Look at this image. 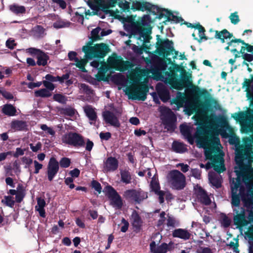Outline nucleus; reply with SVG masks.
Segmentation results:
<instances>
[{
  "label": "nucleus",
  "mask_w": 253,
  "mask_h": 253,
  "mask_svg": "<svg viewBox=\"0 0 253 253\" xmlns=\"http://www.w3.org/2000/svg\"><path fill=\"white\" fill-rule=\"evenodd\" d=\"M237 175L231 185L233 220L235 225L244 226L253 220V168L247 166Z\"/></svg>",
  "instance_id": "obj_1"
},
{
  "label": "nucleus",
  "mask_w": 253,
  "mask_h": 253,
  "mask_svg": "<svg viewBox=\"0 0 253 253\" xmlns=\"http://www.w3.org/2000/svg\"><path fill=\"white\" fill-rule=\"evenodd\" d=\"M210 131H206L204 128H200L196 134L198 137V141L200 143V147L205 149V156L207 159H210L211 162H208L205 165V169H209L213 168L218 173L225 170L224 165L223 155L220 152L219 145L220 140L218 137L208 138Z\"/></svg>",
  "instance_id": "obj_2"
},
{
  "label": "nucleus",
  "mask_w": 253,
  "mask_h": 253,
  "mask_svg": "<svg viewBox=\"0 0 253 253\" xmlns=\"http://www.w3.org/2000/svg\"><path fill=\"white\" fill-rule=\"evenodd\" d=\"M162 81L178 90H181L185 87H191L189 88V92L192 96V105L195 109L198 104L199 97L207 93L206 89H201L198 86L193 85L189 77L185 74L182 75L181 79L178 80L174 72H166L162 76Z\"/></svg>",
  "instance_id": "obj_3"
},
{
  "label": "nucleus",
  "mask_w": 253,
  "mask_h": 253,
  "mask_svg": "<svg viewBox=\"0 0 253 253\" xmlns=\"http://www.w3.org/2000/svg\"><path fill=\"white\" fill-rule=\"evenodd\" d=\"M108 50V47L105 43L98 44L94 46H84L83 47V51L85 53V59H76L75 65L83 71L88 60L95 57H103L107 53Z\"/></svg>",
  "instance_id": "obj_4"
},
{
  "label": "nucleus",
  "mask_w": 253,
  "mask_h": 253,
  "mask_svg": "<svg viewBox=\"0 0 253 253\" xmlns=\"http://www.w3.org/2000/svg\"><path fill=\"white\" fill-rule=\"evenodd\" d=\"M149 89L147 85L142 83L140 84H132L126 88V94L132 100L144 101L146 99Z\"/></svg>",
  "instance_id": "obj_5"
},
{
  "label": "nucleus",
  "mask_w": 253,
  "mask_h": 253,
  "mask_svg": "<svg viewBox=\"0 0 253 253\" xmlns=\"http://www.w3.org/2000/svg\"><path fill=\"white\" fill-rule=\"evenodd\" d=\"M201 128H204L205 130H206V131H211V133L209 134L208 135V137L209 138H211V136L216 137L213 134V131L211 129L208 128L207 127L201 126L199 128H197V131H196L195 134L194 135H193L192 133H193V132L194 131V128L193 127H192L190 126L185 125V124H182V125H180V130L181 133L185 137V138L188 140V141H189V142L190 144H193L194 142V139L196 138V142H197V144H199L200 145V143L198 141L199 138L196 135V134L197 133L198 130Z\"/></svg>",
  "instance_id": "obj_6"
},
{
  "label": "nucleus",
  "mask_w": 253,
  "mask_h": 253,
  "mask_svg": "<svg viewBox=\"0 0 253 253\" xmlns=\"http://www.w3.org/2000/svg\"><path fill=\"white\" fill-rule=\"evenodd\" d=\"M126 30L129 32L133 35H138L139 39L143 38L145 42L149 39L151 33V28L148 26L144 28L138 22H132L128 24L125 25Z\"/></svg>",
  "instance_id": "obj_7"
},
{
  "label": "nucleus",
  "mask_w": 253,
  "mask_h": 253,
  "mask_svg": "<svg viewBox=\"0 0 253 253\" xmlns=\"http://www.w3.org/2000/svg\"><path fill=\"white\" fill-rule=\"evenodd\" d=\"M168 181L174 189L181 190L186 185V178L184 174L178 170L170 171L167 176Z\"/></svg>",
  "instance_id": "obj_8"
},
{
  "label": "nucleus",
  "mask_w": 253,
  "mask_h": 253,
  "mask_svg": "<svg viewBox=\"0 0 253 253\" xmlns=\"http://www.w3.org/2000/svg\"><path fill=\"white\" fill-rule=\"evenodd\" d=\"M252 148L250 146H241L236 150L235 160L237 163L242 164L247 161L249 165L253 162Z\"/></svg>",
  "instance_id": "obj_9"
},
{
  "label": "nucleus",
  "mask_w": 253,
  "mask_h": 253,
  "mask_svg": "<svg viewBox=\"0 0 253 253\" xmlns=\"http://www.w3.org/2000/svg\"><path fill=\"white\" fill-rule=\"evenodd\" d=\"M62 143L74 147H82L84 144L83 137L76 132H70L63 135L61 137Z\"/></svg>",
  "instance_id": "obj_10"
},
{
  "label": "nucleus",
  "mask_w": 253,
  "mask_h": 253,
  "mask_svg": "<svg viewBox=\"0 0 253 253\" xmlns=\"http://www.w3.org/2000/svg\"><path fill=\"white\" fill-rule=\"evenodd\" d=\"M107 62L110 67L123 72L128 70L132 66L129 61H124L122 58L117 56H110Z\"/></svg>",
  "instance_id": "obj_11"
},
{
  "label": "nucleus",
  "mask_w": 253,
  "mask_h": 253,
  "mask_svg": "<svg viewBox=\"0 0 253 253\" xmlns=\"http://www.w3.org/2000/svg\"><path fill=\"white\" fill-rule=\"evenodd\" d=\"M159 111L161 113L160 117L163 123L167 127L173 128L175 118L171 110L165 106H161Z\"/></svg>",
  "instance_id": "obj_12"
},
{
  "label": "nucleus",
  "mask_w": 253,
  "mask_h": 253,
  "mask_svg": "<svg viewBox=\"0 0 253 253\" xmlns=\"http://www.w3.org/2000/svg\"><path fill=\"white\" fill-rule=\"evenodd\" d=\"M124 196L126 198L140 203L148 197L147 193L141 189L127 190L124 192Z\"/></svg>",
  "instance_id": "obj_13"
},
{
  "label": "nucleus",
  "mask_w": 253,
  "mask_h": 253,
  "mask_svg": "<svg viewBox=\"0 0 253 253\" xmlns=\"http://www.w3.org/2000/svg\"><path fill=\"white\" fill-rule=\"evenodd\" d=\"M150 187L151 190L154 191L157 195L159 196V202L161 204L164 202V196H166V198H170L171 195L168 193H166L163 191L160 190V186L158 181V179L153 176L150 183Z\"/></svg>",
  "instance_id": "obj_14"
},
{
  "label": "nucleus",
  "mask_w": 253,
  "mask_h": 253,
  "mask_svg": "<svg viewBox=\"0 0 253 253\" xmlns=\"http://www.w3.org/2000/svg\"><path fill=\"white\" fill-rule=\"evenodd\" d=\"M118 167V160L116 158L110 156L103 161L102 170L105 173L113 172L117 170Z\"/></svg>",
  "instance_id": "obj_15"
},
{
  "label": "nucleus",
  "mask_w": 253,
  "mask_h": 253,
  "mask_svg": "<svg viewBox=\"0 0 253 253\" xmlns=\"http://www.w3.org/2000/svg\"><path fill=\"white\" fill-rule=\"evenodd\" d=\"M117 0H94L93 3L89 4L90 7L95 10H105L114 6Z\"/></svg>",
  "instance_id": "obj_16"
},
{
  "label": "nucleus",
  "mask_w": 253,
  "mask_h": 253,
  "mask_svg": "<svg viewBox=\"0 0 253 253\" xmlns=\"http://www.w3.org/2000/svg\"><path fill=\"white\" fill-rule=\"evenodd\" d=\"M59 169V162L54 157L50 159L47 168V175L49 181H51Z\"/></svg>",
  "instance_id": "obj_17"
},
{
  "label": "nucleus",
  "mask_w": 253,
  "mask_h": 253,
  "mask_svg": "<svg viewBox=\"0 0 253 253\" xmlns=\"http://www.w3.org/2000/svg\"><path fill=\"white\" fill-rule=\"evenodd\" d=\"M173 243L169 242V244L162 243L160 245H157L155 241L152 242L150 244V251L151 253H167L171 250Z\"/></svg>",
  "instance_id": "obj_18"
},
{
  "label": "nucleus",
  "mask_w": 253,
  "mask_h": 253,
  "mask_svg": "<svg viewBox=\"0 0 253 253\" xmlns=\"http://www.w3.org/2000/svg\"><path fill=\"white\" fill-rule=\"evenodd\" d=\"M108 194L113 207L117 209L121 208L123 205L121 198L116 190L111 186L108 188Z\"/></svg>",
  "instance_id": "obj_19"
},
{
  "label": "nucleus",
  "mask_w": 253,
  "mask_h": 253,
  "mask_svg": "<svg viewBox=\"0 0 253 253\" xmlns=\"http://www.w3.org/2000/svg\"><path fill=\"white\" fill-rule=\"evenodd\" d=\"M103 117L107 124L115 127H120V123L116 114L110 111H105L103 113Z\"/></svg>",
  "instance_id": "obj_20"
},
{
  "label": "nucleus",
  "mask_w": 253,
  "mask_h": 253,
  "mask_svg": "<svg viewBox=\"0 0 253 253\" xmlns=\"http://www.w3.org/2000/svg\"><path fill=\"white\" fill-rule=\"evenodd\" d=\"M130 222L135 231L139 232L141 230L143 221L135 211H133L131 215Z\"/></svg>",
  "instance_id": "obj_21"
},
{
  "label": "nucleus",
  "mask_w": 253,
  "mask_h": 253,
  "mask_svg": "<svg viewBox=\"0 0 253 253\" xmlns=\"http://www.w3.org/2000/svg\"><path fill=\"white\" fill-rule=\"evenodd\" d=\"M210 32H214L215 38L220 40L222 43L225 42L227 39H230L233 36V35L230 33L226 29H224L221 31H214L212 29H210Z\"/></svg>",
  "instance_id": "obj_22"
},
{
  "label": "nucleus",
  "mask_w": 253,
  "mask_h": 253,
  "mask_svg": "<svg viewBox=\"0 0 253 253\" xmlns=\"http://www.w3.org/2000/svg\"><path fill=\"white\" fill-rule=\"evenodd\" d=\"M84 110L89 120L90 124L95 125L97 116L94 109L90 105H86L84 107Z\"/></svg>",
  "instance_id": "obj_23"
},
{
  "label": "nucleus",
  "mask_w": 253,
  "mask_h": 253,
  "mask_svg": "<svg viewBox=\"0 0 253 253\" xmlns=\"http://www.w3.org/2000/svg\"><path fill=\"white\" fill-rule=\"evenodd\" d=\"M196 194L198 199L203 204L209 205L211 204V199L206 192L201 187L196 190Z\"/></svg>",
  "instance_id": "obj_24"
},
{
  "label": "nucleus",
  "mask_w": 253,
  "mask_h": 253,
  "mask_svg": "<svg viewBox=\"0 0 253 253\" xmlns=\"http://www.w3.org/2000/svg\"><path fill=\"white\" fill-rule=\"evenodd\" d=\"M172 236L174 237L179 238L184 240H187L190 239L191 234L187 230L178 228L175 229L172 232Z\"/></svg>",
  "instance_id": "obj_25"
},
{
  "label": "nucleus",
  "mask_w": 253,
  "mask_h": 253,
  "mask_svg": "<svg viewBox=\"0 0 253 253\" xmlns=\"http://www.w3.org/2000/svg\"><path fill=\"white\" fill-rule=\"evenodd\" d=\"M158 94L163 102H166L169 99V93L168 89L162 84L157 86Z\"/></svg>",
  "instance_id": "obj_26"
},
{
  "label": "nucleus",
  "mask_w": 253,
  "mask_h": 253,
  "mask_svg": "<svg viewBox=\"0 0 253 253\" xmlns=\"http://www.w3.org/2000/svg\"><path fill=\"white\" fill-rule=\"evenodd\" d=\"M209 180L212 185L218 188L221 185V176L219 173L211 172L209 173Z\"/></svg>",
  "instance_id": "obj_27"
},
{
  "label": "nucleus",
  "mask_w": 253,
  "mask_h": 253,
  "mask_svg": "<svg viewBox=\"0 0 253 253\" xmlns=\"http://www.w3.org/2000/svg\"><path fill=\"white\" fill-rule=\"evenodd\" d=\"M45 206V202L43 199L38 198L37 199V205L35 207V209L37 211L40 215L42 217L45 216L44 207Z\"/></svg>",
  "instance_id": "obj_28"
},
{
  "label": "nucleus",
  "mask_w": 253,
  "mask_h": 253,
  "mask_svg": "<svg viewBox=\"0 0 253 253\" xmlns=\"http://www.w3.org/2000/svg\"><path fill=\"white\" fill-rule=\"evenodd\" d=\"M236 42H241L243 44H244L246 46V47H244V46L242 47L241 50H240L241 52H242V53L244 52L245 49H246L247 50V51L249 52L253 51V46L245 43L243 41H242L241 39H236V40H232L229 42H228V44H229V45H233L234 46H235V45H233V43H236Z\"/></svg>",
  "instance_id": "obj_29"
},
{
  "label": "nucleus",
  "mask_w": 253,
  "mask_h": 253,
  "mask_svg": "<svg viewBox=\"0 0 253 253\" xmlns=\"http://www.w3.org/2000/svg\"><path fill=\"white\" fill-rule=\"evenodd\" d=\"M26 123L22 121L15 120L11 123V127L15 130H24L26 129Z\"/></svg>",
  "instance_id": "obj_30"
},
{
  "label": "nucleus",
  "mask_w": 253,
  "mask_h": 253,
  "mask_svg": "<svg viewBox=\"0 0 253 253\" xmlns=\"http://www.w3.org/2000/svg\"><path fill=\"white\" fill-rule=\"evenodd\" d=\"M172 149L176 153H182L187 151L186 146L182 143L174 141L172 145Z\"/></svg>",
  "instance_id": "obj_31"
},
{
  "label": "nucleus",
  "mask_w": 253,
  "mask_h": 253,
  "mask_svg": "<svg viewBox=\"0 0 253 253\" xmlns=\"http://www.w3.org/2000/svg\"><path fill=\"white\" fill-rule=\"evenodd\" d=\"M161 50L165 52L166 50H168L169 52H172L174 50L173 46V42L167 39L162 42L160 45Z\"/></svg>",
  "instance_id": "obj_32"
},
{
  "label": "nucleus",
  "mask_w": 253,
  "mask_h": 253,
  "mask_svg": "<svg viewBox=\"0 0 253 253\" xmlns=\"http://www.w3.org/2000/svg\"><path fill=\"white\" fill-rule=\"evenodd\" d=\"M121 181L127 184L131 183V175L130 172L126 169L121 170L120 171Z\"/></svg>",
  "instance_id": "obj_33"
},
{
  "label": "nucleus",
  "mask_w": 253,
  "mask_h": 253,
  "mask_svg": "<svg viewBox=\"0 0 253 253\" xmlns=\"http://www.w3.org/2000/svg\"><path fill=\"white\" fill-rule=\"evenodd\" d=\"M2 112L8 116H13L16 115V110L11 104H6L2 108Z\"/></svg>",
  "instance_id": "obj_34"
},
{
  "label": "nucleus",
  "mask_w": 253,
  "mask_h": 253,
  "mask_svg": "<svg viewBox=\"0 0 253 253\" xmlns=\"http://www.w3.org/2000/svg\"><path fill=\"white\" fill-rule=\"evenodd\" d=\"M37 64L39 66H45L47 64L48 60L49 59L48 56L45 53L42 51L37 56Z\"/></svg>",
  "instance_id": "obj_35"
},
{
  "label": "nucleus",
  "mask_w": 253,
  "mask_h": 253,
  "mask_svg": "<svg viewBox=\"0 0 253 253\" xmlns=\"http://www.w3.org/2000/svg\"><path fill=\"white\" fill-rule=\"evenodd\" d=\"M9 8L12 12L17 15L23 14L26 12V8L24 6L19 5L16 4L10 5Z\"/></svg>",
  "instance_id": "obj_36"
},
{
  "label": "nucleus",
  "mask_w": 253,
  "mask_h": 253,
  "mask_svg": "<svg viewBox=\"0 0 253 253\" xmlns=\"http://www.w3.org/2000/svg\"><path fill=\"white\" fill-rule=\"evenodd\" d=\"M36 97H48L51 96L52 93L49 90L45 88H42L35 91Z\"/></svg>",
  "instance_id": "obj_37"
},
{
  "label": "nucleus",
  "mask_w": 253,
  "mask_h": 253,
  "mask_svg": "<svg viewBox=\"0 0 253 253\" xmlns=\"http://www.w3.org/2000/svg\"><path fill=\"white\" fill-rule=\"evenodd\" d=\"M194 28L198 30V34L200 41H202L203 40H208V38L206 37L205 34V30L202 25L200 24H197L195 26Z\"/></svg>",
  "instance_id": "obj_38"
},
{
  "label": "nucleus",
  "mask_w": 253,
  "mask_h": 253,
  "mask_svg": "<svg viewBox=\"0 0 253 253\" xmlns=\"http://www.w3.org/2000/svg\"><path fill=\"white\" fill-rule=\"evenodd\" d=\"M220 222L223 227H227L230 225L231 220L225 214L222 213L220 214Z\"/></svg>",
  "instance_id": "obj_39"
},
{
  "label": "nucleus",
  "mask_w": 253,
  "mask_h": 253,
  "mask_svg": "<svg viewBox=\"0 0 253 253\" xmlns=\"http://www.w3.org/2000/svg\"><path fill=\"white\" fill-rule=\"evenodd\" d=\"M166 224L168 227L174 228L179 225V222L173 216L167 215Z\"/></svg>",
  "instance_id": "obj_40"
},
{
  "label": "nucleus",
  "mask_w": 253,
  "mask_h": 253,
  "mask_svg": "<svg viewBox=\"0 0 253 253\" xmlns=\"http://www.w3.org/2000/svg\"><path fill=\"white\" fill-rule=\"evenodd\" d=\"M1 202L6 206L11 208L13 207L15 204V201H14L13 197L10 196H4V199L2 200Z\"/></svg>",
  "instance_id": "obj_41"
},
{
  "label": "nucleus",
  "mask_w": 253,
  "mask_h": 253,
  "mask_svg": "<svg viewBox=\"0 0 253 253\" xmlns=\"http://www.w3.org/2000/svg\"><path fill=\"white\" fill-rule=\"evenodd\" d=\"M133 6L136 9L138 10H141L142 11H144L150 8L149 4L148 3H142L139 2L133 3Z\"/></svg>",
  "instance_id": "obj_42"
},
{
  "label": "nucleus",
  "mask_w": 253,
  "mask_h": 253,
  "mask_svg": "<svg viewBox=\"0 0 253 253\" xmlns=\"http://www.w3.org/2000/svg\"><path fill=\"white\" fill-rule=\"evenodd\" d=\"M100 33L101 34V36H104L106 35V34H103V32L102 31L101 28L97 27V28L93 29L91 31V36L94 40L99 39L100 37V35L99 34Z\"/></svg>",
  "instance_id": "obj_43"
},
{
  "label": "nucleus",
  "mask_w": 253,
  "mask_h": 253,
  "mask_svg": "<svg viewBox=\"0 0 253 253\" xmlns=\"http://www.w3.org/2000/svg\"><path fill=\"white\" fill-rule=\"evenodd\" d=\"M41 128L46 131L47 133L51 135L52 137H54L55 135V130L50 127H48L46 125H42L41 126Z\"/></svg>",
  "instance_id": "obj_44"
},
{
  "label": "nucleus",
  "mask_w": 253,
  "mask_h": 253,
  "mask_svg": "<svg viewBox=\"0 0 253 253\" xmlns=\"http://www.w3.org/2000/svg\"><path fill=\"white\" fill-rule=\"evenodd\" d=\"M35 35L38 37H42L44 35V29L41 26H37L34 29Z\"/></svg>",
  "instance_id": "obj_45"
},
{
  "label": "nucleus",
  "mask_w": 253,
  "mask_h": 253,
  "mask_svg": "<svg viewBox=\"0 0 253 253\" xmlns=\"http://www.w3.org/2000/svg\"><path fill=\"white\" fill-rule=\"evenodd\" d=\"M53 99L60 103L65 104L67 101L66 97L61 94H55L53 95Z\"/></svg>",
  "instance_id": "obj_46"
},
{
  "label": "nucleus",
  "mask_w": 253,
  "mask_h": 253,
  "mask_svg": "<svg viewBox=\"0 0 253 253\" xmlns=\"http://www.w3.org/2000/svg\"><path fill=\"white\" fill-rule=\"evenodd\" d=\"M166 213L165 211H162L159 215V219L157 222V226H161L163 225L165 223L166 220L167 221V216L166 217Z\"/></svg>",
  "instance_id": "obj_47"
},
{
  "label": "nucleus",
  "mask_w": 253,
  "mask_h": 253,
  "mask_svg": "<svg viewBox=\"0 0 253 253\" xmlns=\"http://www.w3.org/2000/svg\"><path fill=\"white\" fill-rule=\"evenodd\" d=\"M70 164H71L70 159L68 158H66V157L62 158L61 159V160L60 161L59 163V164H60V166L62 168H67L69 167L70 165Z\"/></svg>",
  "instance_id": "obj_48"
},
{
  "label": "nucleus",
  "mask_w": 253,
  "mask_h": 253,
  "mask_svg": "<svg viewBox=\"0 0 253 253\" xmlns=\"http://www.w3.org/2000/svg\"><path fill=\"white\" fill-rule=\"evenodd\" d=\"M30 149L33 152H37L41 150L42 147V144L40 142H38L36 144L33 143L30 144Z\"/></svg>",
  "instance_id": "obj_49"
},
{
  "label": "nucleus",
  "mask_w": 253,
  "mask_h": 253,
  "mask_svg": "<svg viewBox=\"0 0 253 253\" xmlns=\"http://www.w3.org/2000/svg\"><path fill=\"white\" fill-rule=\"evenodd\" d=\"M130 79L133 82L132 84H141L140 81L141 80V76L139 74H133L131 76Z\"/></svg>",
  "instance_id": "obj_50"
},
{
  "label": "nucleus",
  "mask_w": 253,
  "mask_h": 253,
  "mask_svg": "<svg viewBox=\"0 0 253 253\" xmlns=\"http://www.w3.org/2000/svg\"><path fill=\"white\" fill-rule=\"evenodd\" d=\"M62 113L69 116H73L75 113V110L71 107H68L63 109Z\"/></svg>",
  "instance_id": "obj_51"
},
{
  "label": "nucleus",
  "mask_w": 253,
  "mask_h": 253,
  "mask_svg": "<svg viewBox=\"0 0 253 253\" xmlns=\"http://www.w3.org/2000/svg\"><path fill=\"white\" fill-rule=\"evenodd\" d=\"M121 224H122V226L121 228V231L124 233L126 232L128 230L129 226L128 222L124 218H122L121 220Z\"/></svg>",
  "instance_id": "obj_52"
},
{
  "label": "nucleus",
  "mask_w": 253,
  "mask_h": 253,
  "mask_svg": "<svg viewBox=\"0 0 253 253\" xmlns=\"http://www.w3.org/2000/svg\"><path fill=\"white\" fill-rule=\"evenodd\" d=\"M229 18L232 23L236 24L239 22V18L237 12L231 13Z\"/></svg>",
  "instance_id": "obj_53"
},
{
  "label": "nucleus",
  "mask_w": 253,
  "mask_h": 253,
  "mask_svg": "<svg viewBox=\"0 0 253 253\" xmlns=\"http://www.w3.org/2000/svg\"><path fill=\"white\" fill-rule=\"evenodd\" d=\"M42 84H43V85L46 87L45 89L49 90L50 92L53 90L55 87L52 83L47 81H43Z\"/></svg>",
  "instance_id": "obj_54"
},
{
  "label": "nucleus",
  "mask_w": 253,
  "mask_h": 253,
  "mask_svg": "<svg viewBox=\"0 0 253 253\" xmlns=\"http://www.w3.org/2000/svg\"><path fill=\"white\" fill-rule=\"evenodd\" d=\"M16 45V43H15L14 40L12 38H9L6 42V46L11 49H14Z\"/></svg>",
  "instance_id": "obj_55"
},
{
  "label": "nucleus",
  "mask_w": 253,
  "mask_h": 253,
  "mask_svg": "<svg viewBox=\"0 0 253 253\" xmlns=\"http://www.w3.org/2000/svg\"><path fill=\"white\" fill-rule=\"evenodd\" d=\"M91 186L99 193H101L102 188L101 184L98 182L93 180L91 182Z\"/></svg>",
  "instance_id": "obj_56"
},
{
  "label": "nucleus",
  "mask_w": 253,
  "mask_h": 253,
  "mask_svg": "<svg viewBox=\"0 0 253 253\" xmlns=\"http://www.w3.org/2000/svg\"><path fill=\"white\" fill-rule=\"evenodd\" d=\"M192 175L197 179H200L201 177V170L197 169H191Z\"/></svg>",
  "instance_id": "obj_57"
},
{
  "label": "nucleus",
  "mask_w": 253,
  "mask_h": 253,
  "mask_svg": "<svg viewBox=\"0 0 253 253\" xmlns=\"http://www.w3.org/2000/svg\"><path fill=\"white\" fill-rule=\"evenodd\" d=\"M80 88L82 91H84L87 94H89L91 92L89 86L84 84H81L80 85Z\"/></svg>",
  "instance_id": "obj_58"
},
{
  "label": "nucleus",
  "mask_w": 253,
  "mask_h": 253,
  "mask_svg": "<svg viewBox=\"0 0 253 253\" xmlns=\"http://www.w3.org/2000/svg\"><path fill=\"white\" fill-rule=\"evenodd\" d=\"M176 168L180 167L181 170L183 172H186L189 170V167L187 164H184L183 163H179L176 165Z\"/></svg>",
  "instance_id": "obj_59"
},
{
  "label": "nucleus",
  "mask_w": 253,
  "mask_h": 253,
  "mask_svg": "<svg viewBox=\"0 0 253 253\" xmlns=\"http://www.w3.org/2000/svg\"><path fill=\"white\" fill-rule=\"evenodd\" d=\"M34 167H35V171L34 173L36 174H38L39 173V171L42 168V165L40 164L38 161L35 160L34 161Z\"/></svg>",
  "instance_id": "obj_60"
},
{
  "label": "nucleus",
  "mask_w": 253,
  "mask_h": 253,
  "mask_svg": "<svg viewBox=\"0 0 253 253\" xmlns=\"http://www.w3.org/2000/svg\"><path fill=\"white\" fill-rule=\"evenodd\" d=\"M100 138L102 140H108L111 137V133L109 132H100L99 134Z\"/></svg>",
  "instance_id": "obj_61"
},
{
  "label": "nucleus",
  "mask_w": 253,
  "mask_h": 253,
  "mask_svg": "<svg viewBox=\"0 0 253 253\" xmlns=\"http://www.w3.org/2000/svg\"><path fill=\"white\" fill-rule=\"evenodd\" d=\"M25 196V193L18 192L15 196V201L17 203H20L23 200Z\"/></svg>",
  "instance_id": "obj_62"
},
{
  "label": "nucleus",
  "mask_w": 253,
  "mask_h": 253,
  "mask_svg": "<svg viewBox=\"0 0 253 253\" xmlns=\"http://www.w3.org/2000/svg\"><path fill=\"white\" fill-rule=\"evenodd\" d=\"M132 49L136 54L141 55L143 52V50L142 47H139L138 46L133 44L132 47Z\"/></svg>",
  "instance_id": "obj_63"
},
{
  "label": "nucleus",
  "mask_w": 253,
  "mask_h": 253,
  "mask_svg": "<svg viewBox=\"0 0 253 253\" xmlns=\"http://www.w3.org/2000/svg\"><path fill=\"white\" fill-rule=\"evenodd\" d=\"M198 253H212L211 249L209 248L201 247L198 251Z\"/></svg>",
  "instance_id": "obj_64"
}]
</instances>
